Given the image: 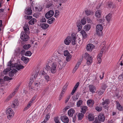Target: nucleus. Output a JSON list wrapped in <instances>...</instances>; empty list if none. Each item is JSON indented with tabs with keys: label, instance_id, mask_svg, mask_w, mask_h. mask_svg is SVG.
<instances>
[{
	"label": "nucleus",
	"instance_id": "39448f33",
	"mask_svg": "<svg viewBox=\"0 0 123 123\" xmlns=\"http://www.w3.org/2000/svg\"><path fill=\"white\" fill-rule=\"evenodd\" d=\"M6 113L7 115V117L8 119H9L14 115L13 110L10 108H9L7 109L6 111Z\"/></svg>",
	"mask_w": 123,
	"mask_h": 123
},
{
	"label": "nucleus",
	"instance_id": "de8ad7c7",
	"mask_svg": "<svg viewBox=\"0 0 123 123\" xmlns=\"http://www.w3.org/2000/svg\"><path fill=\"white\" fill-rule=\"evenodd\" d=\"M40 22L41 23L46 22V19L44 17H42V19L40 20Z\"/></svg>",
	"mask_w": 123,
	"mask_h": 123
},
{
	"label": "nucleus",
	"instance_id": "e433bc0d",
	"mask_svg": "<svg viewBox=\"0 0 123 123\" xmlns=\"http://www.w3.org/2000/svg\"><path fill=\"white\" fill-rule=\"evenodd\" d=\"M83 101L81 100H79L77 103V107H80L83 104Z\"/></svg>",
	"mask_w": 123,
	"mask_h": 123
},
{
	"label": "nucleus",
	"instance_id": "5701e85b",
	"mask_svg": "<svg viewBox=\"0 0 123 123\" xmlns=\"http://www.w3.org/2000/svg\"><path fill=\"white\" fill-rule=\"evenodd\" d=\"M23 28L25 33H29V29L28 25H25Z\"/></svg>",
	"mask_w": 123,
	"mask_h": 123
},
{
	"label": "nucleus",
	"instance_id": "8fccbe9b",
	"mask_svg": "<svg viewBox=\"0 0 123 123\" xmlns=\"http://www.w3.org/2000/svg\"><path fill=\"white\" fill-rule=\"evenodd\" d=\"M107 87V86L106 85L104 84L101 86V88L102 89L105 90Z\"/></svg>",
	"mask_w": 123,
	"mask_h": 123
},
{
	"label": "nucleus",
	"instance_id": "9d476101",
	"mask_svg": "<svg viewBox=\"0 0 123 123\" xmlns=\"http://www.w3.org/2000/svg\"><path fill=\"white\" fill-rule=\"evenodd\" d=\"M62 121L65 123H67L69 122L68 117L66 116H62L61 117Z\"/></svg>",
	"mask_w": 123,
	"mask_h": 123
},
{
	"label": "nucleus",
	"instance_id": "49530a36",
	"mask_svg": "<svg viewBox=\"0 0 123 123\" xmlns=\"http://www.w3.org/2000/svg\"><path fill=\"white\" fill-rule=\"evenodd\" d=\"M4 80L5 81H8L9 80H12V78L9 77L8 76H5L4 78Z\"/></svg>",
	"mask_w": 123,
	"mask_h": 123
},
{
	"label": "nucleus",
	"instance_id": "c9c22d12",
	"mask_svg": "<svg viewBox=\"0 0 123 123\" xmlns=\"http://www.w3.org/2000/svg\"><path fill=\"white\" fill-rule=\"evenodd\" d=\"M50 118V116L49 114H47L46 116V117L44 121L42 122L41 123H45L48 121Z\"/></svg>",
	"mask_w": 123,
	"mask_h": 123
},
{
	"label": "nucleus",
	"instance_id": "4c0bfd02",
	"mask_svg": "<svg viewBox=\"0 0 123 123\" xmlns=\"http://www.w3.org/2000/svg\"><path fill=\"white\" fill-rule=\"evenodd\" d=\"M81 63L80 62H78L76 65V66L75 67V68H74L73 70V71H74V72H75L78 69L79 67V65Z\"/></svg>",
	"mask_w": 123,
	"mask_h": 123
},
{
	"label": "nucleus",
	"instance_id": "a18cd8bd",
	"mask_svg": "<svg viewBox=\"0 0 123 123\" xmlns=\"http://www.w3.org/2000/svg\"><path fill=\"white\" fill-rule=\"evenodd\" d=\"M40 83L38 81L35 82L34 83V87L36 88L38 86L40 85Z\"/></svg>",
	"mask_w": 123,
	"mask_h": 123
},
{
	"label": "nucleus",
	"instance_id": "603ef678",
	"mask_svg": "<svg viewBox=\"0 0 123 123\" xmlns=\"http://www.w3.org/2000/svg\"><path fill=\"white\" fill-rule=\"evenodd\" d=\"M95 109L97 111H99L102 110V108L101 107L97 106L95 108Z\"/></svg>",
	"mask_w": 123,
	"mask_h": 123
},
{
	"label": "nucleus",
	"instance_id": "6e6d98bb",
	"mask_svg": "<svg viewBox=\"0 0 123 123\" xmlns=\"http://www.w3.org/2000/svg\"><path fill=\"white\" fill-rule=\"evenodd\" d=\"M59 14V12L58 10H56L55 11V17H56Z\"/></svg>",
	"mask_w": 123,
	"mask_h": 123
},
{
	"label": "nucleus",
	"instance_id": "72a5a7b5",
	"mask_svg": "<svg viewBox=\"0 0 123 123\" xmlns=\"http://www.w3.org/2000/svg\"><path fill=\"white\" fill-rule=\"evenodd\" d=\"M36 11L40 12L41 11L43 8L41 6H39L37 7H35Z\"/></svg>",
	"mask_w": 123,
	"mask_h": 123
},
{
	"label": "nucleus",
	"instance_id": "052dcab7",
	"mask_svg": "<svg viewBox=\"0 0 123 123\" xmlns=\"http://www.w3.org/2000/svg\"><path fill=\"white\" fill-rule=\"evenodd\" d=\"M120 80L123 81V75H120L118 77Z\"/></svg>",
	"mask_w": 123,
	"mask_h": 123
},
{
	"label": "nucleus",
	"instance_id": "20e7f679",
	"mask_svg": "<svg viewBox=\"0 0 123 123\" xmlns=\"http://www.w3.org/2000/svg\"><path fill=\"white\" fill-rule=\"evenodd\" d=\"M28 34L25 33L24 31L22 32L21 33L20 37L21 39L25 41L28 40L29 38V37L27 35Z\"/></svg>",
	"mask_w": 123,
	"mask_h": 123
},
{
	"label": "nucleus",
	"instance_id": "bf43d9fd",
	"mask_svg": "<svg viewBox=\"0 0 123 123\" xmlns=\"http://www.w3.org/2000/svg\"><path fill=\"white\" fill-rule=\"evenodd\" d=\"M104 19L103 18L99 19L98 20V23H102H102L104 22Z\"/></svg>",
	"mask_w": 123,
	"mask_h": 123
},
{
	"label": "nucleus",
	"instance_id": "69168bd1",
	"mask_svg": "<svg viewBox=\"0 0 123 123\" xmlns=\"http://www.w3.org/2000/svg\"><path fill=\"white\" fill-rule=\"evenodd\" d=\"M35 87L31 86H29V89L31 90V91H32V90H34L35 89Z\"/></svg>",
	"mask_w": 123,
	"mask_h": 123
},
{
	"label": "nucleus",
	"instance_id": "cd10ccee",
	"mask_svg": "<svg viewBox=\"0 0 123 123\" xmlns=\"http://www.w3.org/2000/svg\"><path fill=\"white\" fill-rule=\"evenodd\" d=\"M21 60L22 61H25V63H26L29 61V59L28 58L25 57L24 56H22L21 58Z\"/></svg>",
	"mask_w": 123,
	"mask_h": 123
},
{
	"label": "nucleus",
	"instance_id": "9b49d317",
	"mask_svg": "<svg viewBox=\"0 0 123 123\" xmlns=\"http://www.w3.org/2000/svg\"><path fill=\"white\" fill-rule=\"evenodd\" d=\"M110 103V101L109 99H105L104 101H103L102 103L103 106L104 107H107L108 104Z\"/></svg>",
	"mask_w": 123,
	"mask_h": 123
},
{
	"label": "nucleus",
	"instance_id": "f3484780",
	"mask_svg": "<svg viewBox=\"0 0 123 123\" xmlns=\"http://www.w3.org/2000/svg\"><path fill=\"white\" fill-rule=\"evenodd\" d=\"M18 104V101L16 100H15L14 101L12 102L11 106L12 108H15V107L17 106Z\"/></svg>",
	"mask_w": 123,
	"mask_h": 123
},
{
	"label": "nucleus",
	"instance_id": "3c124183",
	"mask_svg": "<svg viewBox=\"0 0 123 123\" xmlns=\"http://www.w3.org/2000/svg\"><path fill=\"white\" fill-rule=\"evenodd\" d=\"M87 15L88 16L90 15L91 13V12L88 10H86L85 11Z\"/></svg>",
	"mask_w": 123,
	"mask_h": 123
},
{
	"label": "nucleus",
	"instance_id": "b1692460",
	"mask_svg": "<svg viewBox=\"0 0 123 123\" xmlns=\"http://www.w3.org/2000/svg\"><path fill=\"white\" fill-rule=\"evenodd\" d=\"M80 33L82 35L83 38L85 39L86 38L87 35L84 30H81Z\"/></svg>",
	"mask_w": 123,
	"mask_h": 123
},
{
	"label": "nucleus",
	"instance_id": "2f4dec72",
	"mask_svg": "<svg viewBox=\"0 0 123 123\" xmlns=\"http://www.w3.org/2000/svg\"><path fill=\"white\" fill-rule=\"evenodd\" d=\"M91 28V26L89 24L86 25L84 27V29L86 31H88Z\"/></svg>",
	"mask_w": 123,
	"mask_h": 123
},
{
	"label": "nucleus",
	"instance_id": "f03ea898",
	"mask_svg": "<svg viewBox=\"0 0 123 123\" xmlns=\"http://www.w3.org/2000/svg\"><path fill=\"white\" fill-rule=\"evenodd\" d=\"M96 33L98 36L101 35L102 33L103 27L101 25H98L96 26Z\"/></svg>",
	"mask_w": 123,
	"mask_h": 123
},
{
	"label": "nucleus",
	"instance_id": "393cba45",
	"mask_svg": "<svg viewBox=\"0 0 123 123\" xmlns=\"http://www.w3.org/2000/svg\"><path fill=\"white\" fill-rule=\"evenodd\" d=\"M101 11L100 10H98L95 12V16L98 18H100L101 16Z\"/></svg>",
	"mask_w": 123,
	"mask_h": 123
},
{
	"label": "nucleus",
	"instance_id": "7c9ffc66",
	"mask_svg": "<svg viewBox=\"0 0 123 123\" xmlns=\"http://www.w3.org/2000/svg\"><path fill=\"white\" fill-rule=\"evenodd\" d=\"M84 114L80 113L78 115V119L79 120H81L84 117Z\"/></svg>",
	"mask_w": 123,
	"mask_h": 123
},
{
	"label": "nucleus",
	"instance_id": "423d86ee",
	"mask_svg": "<svg viewBox=\"0 0 123 123\" xmlns=\"http://www.w3.org/2000/svg\"><path fill=\"white\" fill-rule=\"evenodd\" d=\"M57 65L58 66V68L60 70L64 67L65 66V64L61 60H59L58 61V63H57Z\"/></svg>",
	"mask_w": 123,
	"mask_h": 123
},
{
	"label": "nucleus",
	"instance_id": "09e8293b",
	"mask_svg": "<svg viewBox=\"0 0 123 123\" xmlns=\"http://www.w3.org/2000/svg\"><path fill=\"white\" fill-rule=\"evenodd\" d=\"M86 22V19L85 18L82 19L81 21V23L83 25H85Z\"/></svg>",
	"mask_w": 123,
	"mask_h": 123
},
{
	"label": "nucleus",
	"instance_id": "bb28decb",
	"mask_svg": "<svg viewBox=\"0 0 123 123\" xmlns=\"http://www.w3.org/2000/svg\"><path fill=\"white\" fill-rule=\"evenodd\" d=\"M112 14L111 13L109 14L106 17V19L108 22L110 21L112 17Z\"/></svg>",
	"mask_w": 123,
	"mask_h": 123
},
{
	"label": "nucleus",
	"instance_id": "0eeeda50",
	"mask_svg": "<svg viewBox=\"0 0 123 123\" xmlns=\"http://www.w3.org/2000/svg\"><path fill=\"white\" fill-rule=\"evenodd\" d=\"M54 13L53 11L50 10L45 14V17L47 18H49L53 16Z\"/></svg>",
	"mask_w": 123,
	"mask_h": 123
},
{
	"label": "nucleus",
	"instance_id": "774afa93",
	"mask_svg": "<svg viewBox=\"0 0 123 123\" xmlns=\"http://www.w3.org/2000/svg\"><path fill=\"white\" fill-rule=\"evenodd\" d=\"M67 89V87L66 86H64L62 89V91L64 92L66 91Z\"/></svg>",
	"mask_w": 123,
	"mask_h": 123
},
{
	"label": "nucleus",
	"instance_id": "6e6552de",
	"mask_svg": "<svg viewBox=\"0 0 123 123\" xmlns=\"http://www.w3.org/2000/svg\"><path fill=\"white\" fill-rule=\"evenodd\" d=\"M11 68H16L18 70H19L21 69H23L24 67L23 66L21 65H17L16 64H12V66Z\"/></svg>",
	"mask_w": 123,
	"mask_h": 123
},
{
	"label": "nucleus",
	"instance_id": "6ab92c4d",
	"mask_svg": "<svg viewBox=\"0 0 123 123\" xmlns=\"http://www.w3.org/2000/svg\"><path fill=\"white\" fill-rule=\"evenodd\" d=\"M25 13H26L28 15L31 14L32 11L31 8L29 7L28 8H26L25 9Z\"/></svg>",
	"mask_w": 123,
	"mask_h": 123
},
{
	"label": "nucleus",
	"instance_id": "f8f14e48",
	"mask_svg": "<svg viewBox=\"0 0 123 123\" xmlns=\"http://www.w3.org/2000/svg\"><path fill=\"white\" fill-rule=\"evenodd\" d=\"M72 40V38L71 37H68L64 40V43L67 45H68L71 43Z\"/></svg>",
	"mask_w": 123,
	"mask_h": 123
},
{
	"label": "nucleus",
	"instance_id": "2eb2a0df",
	"mask_svg": "<svg viewBox=\"0 0 123 123\" xmlns=\"http://www.w3.org/2000/svg\"><path fill=\"white\" fill-rule=\"evenodd\" d=\"M94 103V100L92 99H89L87 101V104L88 105L89 107H92Z\"/></svg>",
	"mask_w": 123,
	"mask_h": 123
},
{
	"label": "nucleus",
	"instance_id": "58836bf2",
	"mask_svg": "<svg viewBox=\"0 0 123 123\" xmlns=\"http://www.w3.org/2000/svg\"><path fill=\"white\" fill-rule=\"evenodd\" d=\"M88 118L90 121H92L94 119V117L92 114H89L88 116Z\"/></svg>",
	"mask_w": 123,
	"mask_h": 123
},
{
	"label": "nucleus",
	"instance_id": "dca6fc26",
	"mask_svg": "<svg viewBox=\"0 0 123 123\" xmlns=\"http://www.w3.org/2000/svg\"><path fill=\"white\" fill-rule=\"evenodd\" d=\"M89 90L90 92L92 93L95 92V91L96 90V88L94 85H89Z\"/></svg>",
	"mask_w": 123,
	"mask_h": 123
},
{
	"label": "nucleus",
	"instance_id": "13d9d810",
	"mask_svg": "<svg viewBox=\"0 0 123 123\" xmlns=\"http://www.w3.org/2000/svg\"><path fill=\"white\" fill-rule=\"evenodd\" d=\"M40 13L39 12H37L35 13L34 15V16H35L36 18H37L39 17V15H40Z\"/></svg>",
	"mask_w": 123,
	"mask_h": 123
},
{
	"label": "nucleus",
	"instance_id": "c756f323",
	"mask_svg": "<svg viewBox=\"0 0 123 123\" xmlns=\"http://www.w3.org/2000/svg\"><path fill=\"white\" fill-rule=\"evenodd\" d=\"M37 21V20L35 18L32 19L29 22V23L30 25H33L34 24V23Z\"/></svg>",
	"mask_w": 123,
	"mask_h": 123
},
{
	"label": "nucleus",
	"instance_id": "473e14b6",
	"mask_svg": "<svg viewBox=\"0 0 123 123\" xmlns=\"http://www.w3.org/2000/svg\"><path fill=\"white\" fill-rule=\"evenodd\" d=\"M104 91L105 90H102L99 89L97 91L96 93L98 94L99 96H100L104 93Z\"/></svg>",
	"mask_w": 123,
	"mask_h": 123
},
{
	"label": "nucleus",
	"instance_id": "7ed1b4c3",
	"mask_svg": "<svg viewBox=\"0 0 123 123\" xmlns=\"http://www.w3.org/2000/svg\"><path fill=\"white\" fill-rule=\"evenodd\" d=\"M51 73L54 74L55 73L58 68V66L57 65V63H53L51 66Z\"/></svg>",
	"mask_w": 123,
	"mask_h": 123
},
{
	"label": "nucleus",
	"instance_id": "c03bdc74",
	"mask_svg": "<svg viewBox=\"0 0 123 123\" xmlns=\"http://www.w3.org/2000/svg\"><path fill=\"white\" fill-rule=\"evenodd\" d=\"M44 78L47 81H49L50 78L49 76L47 74H45L44 76Z\"/></svg>",
	"mask_w": 123,
	"mask_h": 123
},
{
	"label": "nucleus",
	"instance_id": "338daca9",
	"mask_svg": "<svg viewBox=\"0 0 123 123\" xmlns=\"http://www.w3.org/2000/svg\"><path fill=\"white\" fill-rule=\"evenodd\" d=\"M79 84L80 83L79 82H77L74 86V87H75V88H77L79 86Z\"/></svg>",
	"mask_w": 123,
	"mask_h": 123
},
{
	"label": "nucleus",
	"instance_id": "f704fd0d",
	"mask_svg": "<svg viewBox=\"0 0 123 123\" xmlns=\"http://www.w3.org/2000/svg\"><path fill=\"white\" fill-rule=\"evenodd\" d=\"M117 108L120 111H122L123 110V107L120 105L118 102L117 103Z\"/></svg>",
	"mask_w": 123,
	"mask_h": 123
},
{
	"label": "nucleus",
	"instance_id": "aec40b11",
	"mask_svg": "<svg viewBox=\"0 0 123 123\" xmlns=\"http://www.w3.org/2000/svg\"><path fill=\"white\" fill-rule=\"evenodd\" d=\"M71 36L72 37V43L73 45H75L76 44L75 39L76 38L75 35V34H72L71 35Z\"/></svg>",
	"mask_w": 123,
	"mask_h": 123
},
{
	"label": "nucleus",
	"instance_id": "5fc2aeb1",
	"mask_svg": "<svg viewBox=\"0 0 123 123\" xmlns=\"http://www.w3.org/2000/svg\"><path fill=\"white\" fill-rule=\"evenodd\" d=\"M97 60L98 61V63L100 64L101 61V57L98 56H98Z\"/></svg>",
	"mask_w": 123,
	"mask_h": 123
},
{
	"label": "nucleus",
	"instance_id": "864d4df0",
	"mask_svg": "<svg viewBox=\"0 0 123 123\" xmlns=\"http://www.w3.org/2000/svg\"><path fill=\"white\" fill-rule=\"evenodd\" d=\"M71 97V95H69L68 96L66 100H65V103H66L68 101L69 99L70 98V97Z\"/></svg>",
	"mask_w": 123,
	"mask_h": 123
},
{
	"label": "nucleus",
	"instance_id": "ddd939ff",
	"mask_svg": "<svg viewBox=\"0 0 123 123\" xmlns=\"http://www.w3.org/2000/svg\"><path fill=\"white\" fill-rule=\"evenodd\" d=\"M94 47V46L93 44L89 43L87 45L86 49L87 51H92Z\"/></svg>",
	"mask_w": 123,
	"mask_h": 123
},
{
	"label": "nucleus",
	"instance_id": "0e129e2a",
	"mask_svg": "<svg viewBox=\"0 0 123 123\" xmlns=\"http://www.w3.org/2000/svg\"><path fill=\"white\" fill-rule=\"evenodd\" d=\"M25 51L24 49L22 50L20 54L22 56L24 55L25 53Z\"/></svg>",
	"mask_w": 123,
	"mask_h": 123
},
{
	"label": "nucleus",
	"instance_id": "4d7b16f0",
	"mask_svg": "<svg viewBox=\"0 0 123 123\" xmlns=\"http://www.w3.org/2000/svg\"><path fill=\"white\" fill-rule=\"evenodd\" d=\"M54 121L55 122V123H60L59 121L58 118L56 117L54 118Z\"/></svg>",
	"mask_w": 123,
	"mask_h": 123
},
{
	"label": "nucleus",
	"instance_id": "a211bd4d",
	"mask_svg": "<svg viewBox=\"0 0 123 123\" xmlns=\"http://www.w3.org/2000/svg\"><path fill=\"white\" fill-rule=\"evenodd\" d=\"M75 112V110L73 109H70L68 111V114L70 117L73 116L74 113Z\"/></svg>",
	"mask_w": 123,
	"mask_h": 123
},
{
	"label": "nucleus",
	"instance_id": "79ce46f5",
	"mask_svg": "<svg viewBox=\"0 0 123 123\" xmlns=\"http://www.w3.org/2000/svg\"><path fill=\"white\" fill-rule=\"evenodd\" d=\"M31 47V45L28 44V45H25L23 46V48L25 49H29Z\"/></svg>",
	"mask_w": 123,
	"mask_h": 123
},
{
	"label": "nucleus",
	"instance_id": "a878e982",
	"mask_svg": "<svg viewBox=\"0 0 123 123\" xmlns=\"http://www.w3.org/2000/svg\"><path fill=\"white\" fill-rule=\"evenodd\" d=\"M77 26L78 27V30L80 31L82 28V25L80 22V21H78L77 23Z\"/></svg>",
	"mask_w": 123,
	"mask_h": 123
},
{
	"label": "nucleus",
	"instance_id": "412c9836",
	"mask_svg": "<svg viewBox=\"0 0 123 123\" xmlns=\"http://www.w3.org/2000/svg\"><path fill=\"white\" fill-rule=\"evenodd\" d=\"M81 112L84 114L88 110L87 107L86 106H83L81 107Z\"/></svg>",
	"mask_w": 123,
	"mask_h": 123
},
{
	"label": "nucleus",
	"instance_id": "a19ab883",
	"mask_svg": "<svg viewBox=\"0 0 123 123\" xmlns=\"http://www.w3.org/2000/svg\"><path fill=\"white\" fill-rule=\"evenodd\" d=\"M19 86V85H17L16 86V87L14 89V92L13 93V94H15L16 92H17V91L18 89Z\"/></svg>",
	"mask_w": 123,
	"mask_h": 123
},
{
	"label": "nucleus",
	"instance_id": "37998d69",
	"mask_svg": "<svg viewBox=\"0 0 123 123\" xmlns=\"http://www.w3.org/2000/svg\"><path fill=\"white\" fill-rule=\"evenodd\" d=\"M32 54V53L30 51H28L25 53V55L26 56H30Z\"/></svg>",
	"mask_w": 123,
	"mask_h": 123
},
{
	"label": "nucleus",
	"instance_id": "4468645a",
	"mask_svg": "<svg viewBox=\"0 0 123 123\" xmlns=\"http://www.w3.org/2000/svg\"><path fill=\"white\" fill-rule=\"evenodd\" d=\"M99 120L101 122H104L105 119V117L104 114L103 113H100L98 116Z\"/></svg>",
	"mask_w": 123,
	"mask_h": 123
},
{
	"label": "nucleus",
	"instance_id": "e2e57ef3",
	"mask_svg": "<svg viewBox=\"0 0 123 123\" xmlns=\"http://www.w3.org/2000/svg\"><path fill=\"white\" fill-rule=\"evenodd\" d=\"M76 115H74V117H73V122H75L76 119Z\"/></svg>",
	"mask_w": 123,
	"mask_h": 123
},
{
	"label": "nucleus",
	"instance_id": "680f3d73",
	"mask_svg": "<svg viewBox=\"0 0 123 123\" xmlns=\"http://www.w3.org/2000/svg\"><path fill=\"white\" fill-rule=\"evenodd\" d=\"M12 70L11 71L12 73H13L14 72L16 73L18 71L17 70L15 69H16V68H12Z\"/></svg>",
	"mask_w": 123,
	"mask_h": 123
},
{
	"label": "nucleus",
	"instance_id": "ea45409f",
	"mask_svg": "<svg viewBox=\"0 0 123 123\" xmlns=\"http://www.w3.org/2000/svg\"><path fill=\"white\" fill-rule=\"evenodd\" d=\"M55 20L54 18H52L50 19H49L47 21V23L49 24H51L53 23V21Z\"/></svg>",
	"mask_w": 123,
	"mask_h": 123
},
{
	"label": "nucleus",
	"instance_id": "1a4fd4ad",
	"mask_svg": "<svg viewBox=\"0 0 123 123\" xmlns=\"http://www.w3.org/2000/svg\"><path fill=\"white\" fill-rule=\"evenodd\" d=\"M64 55L65 56H67L66 60L67 62H68L70 60V59L71 58V56L70 55L68 52L67 51H65L64 53Z\"/></svg>",
	"mask_w": 123,
	"mask_h": 123
},
{
	"label": "nucleus",
	"instance_id": "f257e3e1",
	"mask_svg": "<svg viewBox=\"0 0 123 123\" xmlns=\"http://www.w3.org/2000/svg\"><path fill=\"white\" fill-rule=\"evenodd\" d=\"M85 59L87 60L86 64L88 65H90L92 62V58L89 54L86 52L84 55Z\"/></svg>",
	"mask_w": 123,
	"mask_h": 123
},
{
	"label": "nucleus",
	"instance_id": "c85d7f7f",
	"mask_svg": "<svg viewBox=\"0 0 123 123\" xmlns=\"http://www.w3.org/2000/svg\"><path fill=\"white\" fill-rule=\"evenodd\" d=\"M12 65L10 66V68H7L6 69H5L3 71V73L4 74H6L7 72L10 71L11 70H12V68H11Z\"/></svg>",
	"mask_w": 123,
	"mask_h": 123
},
{
	"label": "nucleus",
	"instance_id": "4be33fe9",
	"mask_svg": "<svg viewBox=\"0 0 123 123\" xmlns=\"http://www.w3.org/2000/svg\"><path fill=\"white\" fill-rule=\"evenodd\" d=\"M41 27L44 30H46L49 26V25L47 24L41 23L40 24Z\"/></svg>",
	"mask_w": 123,
	"mask_h": 123
}]
</instances>
